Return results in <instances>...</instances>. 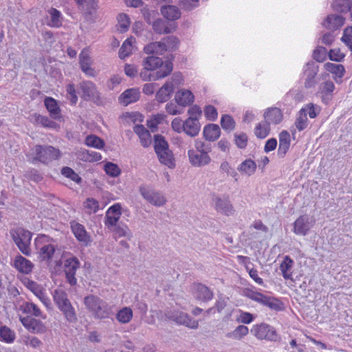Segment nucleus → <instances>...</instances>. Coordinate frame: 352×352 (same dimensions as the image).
Returning a JSON list of instances; mask_svg holds the SVG:
<instances>
[{
  "label": "nucleus",
  "instance_id": "338daca9",
  "mask_svg": "<svg viewBox=\"0 0 352 352\" xmlns=\"http://www.w3.org/2000/svg\"><path fill=\"white\" fill-rule=\"evenodd\" d=\"M204 114L207 120L210 121L216 120L218 116L217 109L210 104L204 107Z\"/></svg>",
  "mask_w": 352,
  "mask_h": 352
},
{
  "label": "nucleus",
  "instance_id": "4468645a",
  "mask_svg": "<svg viewBox=\"0 0 352 352\" xmlns=\"http://www.w3.org/2000/svg\"><path fill=\"white\" fill-rule=\"evenodd\" d=\"M20 321L24 327L32 333H43L46 331V327L40 320L32 318L31 316L20 317Z\"/></svg>",
  "mask_w": 352,
  "mask_h": 352
},
{
  "label": "nucleus",
  "instance_id": "72a5a7b5",
  "mask_svg": "<svg viewBox=\"0 0 352 352\" xmlns=\"http://www.w3.org/2000/svg\"><path fill=\"white\" fill-rule=\"evenodd\" d=\"M159 161L168 166L169 168H173L175 166V159L172 151L168 148L164 150L160 153H156Z\"/></svg>",
  "mask_w": 352,
  "mask_h": 352
},
{
  "label": "nucleus",
  "instance_id": "603ef678",
  "mask_svg": "<svg viewBox=\"0 0 352 352\" xmlns=\"http://www.w3.org/2000/svg\"><path fill=\"white\" fill-rule=\"evenodd\" d=\"M55 247L52 244H47L40 249L39 254L43 260H50L53 257Z\"/></svg>",
  "mask_w": 352,
  "mask_h": 352
},
{
  "label": "nucleus",
  "instance_id": "5701e85b",
  "mask_svg": "<svg viewBox=\"0 0 352 352\" xmlns=\"http://www.w3.org/2000/svg\"><path fill=\"white\" fill-rule=\"evenodd\" d=\"M175 100L179 105L186 107L194 102V95L189 90L181 89L176 92Z\"/></svg>",
  "mask_w": 352,
  "mask_h": 352
},
{
  "label": "nucleus",
  "instance_id": "f3484780",
  "mask_svg": "<svg viewBox=\"0 0 352 352\" xmlns=\"http://www.w3.org/2000/svg\"><path fill=\"white\" fill-rule=\"evenodd\" d=\"M79 64L81 70L89 76H95V71L91 67L92 64L91 58L89 52L85 49L82 50L79 54Z\"/></svg>",
  "mask_w": 352,
  "mask_h": 352
},
{
  "label": "nucleus",
  "instance_id": "39448f33",
  "mask_svg": "<svg viewBox=\"0 0 352 352\" xmlns=\"http://www.w3.org/2000/svg\"><path fill=\"white\" fill-rule=\"evenodd\" d=\"M78 89L82 91L80 97L84 100L92 101L96 104L101 102L100 93L93 82L83 80L79 83Z\"/></svg>",
  "mask_w": 352,
  "mask_h": 352
},
{
  "label": "nucleus",
  "instance_id": "a19ab883",
  "mask_svg": "<svg viewBox=\"0 0 352 352\" xmlns=\"http://www.w3.org/2000/svg\"><path fill=\"white\" fill-rule=\"evenodd\" d=\"M16 336L14 331L6 325L0 327V340L6 343H12Z\"/></svg>",
  "mask_w": 352,
  "mask_h": 352
},
{
  "label": "nucleus",
  "instance_id": "2f4dec72",
  "mask_svg": "<svg viewBox=\"0 0 352 352\" xmlns=\"http://www.w3.org/2000/svg\"><path fill=\"white\" fill-rule=\"evenodd\" d=\"M144 51L147 54H162L166 51V44L162 41L152 42L144 47Z\"/></svg>",
  "mask_w": 352,
  "mask_h": 352
},
{
  "label": "nucleus",
  "instance_id": "aec40b11",
  "mask_svg": "<svg viewBox=\"0 0 352 352\" xmlns=\"http://www.w3.org/2000/svg\"><path fill=\"white\" fill-rule=\"evenodd\" d=\"M13 266L19 272L28 274L32 271L34 265L30 261L28 260L21 255L18 254L14 260Z\"/></svg>",
  "mask_w": 352,
  "mask_h": 352
},
{
  "label": "nucleus",
  "instance_id": "4c0bfd02",
  "mask_svg": "<svg viewBox=\"0 0 352 352\" xmlns=\"http://www.w3.org/2000/svg\"><path fill=\"white\" fill-rule=\"evenodd\" d=\"M32 118H34V122L36 124H40L43 127L49 129H56L58 126V124L55 122L50 120L47 116L35 113L32 116Z\"/></svg>",
  "mask_w": 352,
  "mask_h": 352
},
{
  "label": "nucleus",
  "instance_id": "774afa93",
  "mask_svg": "<svg viewBox=\"0 0 352 352\" xmlns=\"http://www.w3.org/2000/svg\"><path fill=\"white\" fill-rule=\"evenodd\" d=\"M327 50L324 47H318L313 52V58L318 62H323L326 59Z\"/></svg>",
  "mask_w": 352,
  "mask_h": 352
},
{
  "label": "nucleus",
  "instance_id": "c756f323",
  "mask_svg": "<svg viewBox=\"0 0 352 352\" xmlns=\"http://www.w3.org/2000/svg\"><path fill=\"white\" fill-rule=\"evenodd\" d=\"M161 13L165 19L169 21H175L181 16L179 9L173 5L162 6L161 8Z\"/></svg>",
  "mask_w": 352,
  "mask_h": 352
},
{
  "label": "nucleus",
  "instance_id": "6e6552de",
  "mask_svg": "<svg viewBox=\"0 0 352 352\" xmlns=\"http://www.w3.org/2000/svg\"><path fill=\"white\" fill-rule=\"evenodd\" d=\"M319 71L318 65L313 60L309 61L304 66L302 78L304 80V87L311 89L318 83L317 74Z\"/></svg>",
  "mask_w": 352,
  "mask_h": 352
},
{
  "label": "nucleus",
  "instance_id": "864d4df0",
  "mask_svg": "<svg viewBox=\"0 0 352 352\" xmlns=\"http://www.w3.org/2000/svg\"><path fill=\"white\" fill-rule=\"evenodd\" d=\"M118 30L121 32H125L129 30L131 21L129 16L126 14H120L118 16Z\"/></svg>",
  "mask_w": 352,
  "mask_h": 352
},
{
  "label": "nucleus",
  "instance_id": "4be33fe9",
  "mask_svg": "<svg viewBox=\"0 0 352 352\" xmlns=\"http://www.w3.org/2000/svg\"><path fill=\"white\" fill-rule=\"evenodd\" d=\"M113 234V237L115 239L120 237H126L129 241H130L133 237V233L128 227L126 224L123 222H120L116 224V226H113V228L109 229Z\"/></svg>",
  "mask_w": 352,
  "mask_h": 352
},
{
  "label": "nucleus",
  "instance_id": "f704fd0d",
  "mask_svg": "<svg viewBox=\"0 0 352 352\" xmlns=\"http://www.w3.org/2000/svg\"><path fill=\"white\" fill-rule=\"evenodd\" d=\"M152 27L157 34H169L175 30V27H168L166 23L162 19H157L153 21Z\"/></svg>",
  "mask_w": 352,
  "mask_h": 352
},
{
  "label": "nucleus",
  "instance_id": "f8f14e48",
  "mask_svg": "<svg viewBox=\"0 0 352 352\" xmlns=\"http://www.w3.org/2000/svg\"><path fill=\"white\" fill-rule=\"evenodd\" d=\"M70 227L72 233L76 239L82 245L88 246L91 242V239L90 234L87 232L85 226L76 221L70 222Z\"/></svg>",
  "mask_w": 352,
  "mask_h": 352
},
{
  "label": "nucleus",
  "instance_id": "c9c22d12",
  "mask_svg": "<svg viewBox=\"0 0 352 352\" xmlns=\"http://www.w3.org/2000/svg\"><path fill=\"white\" fill-rule=\"evenodd\" d=\"M256 164L251 159H247L242 162L239 167L238 170L248 176L253 175L256 170Z\"/></svg>",
  "mask_w": 352,
  "mask_h": 352
},
{
  "label": "nucleus",
  "instance_id": "6ab92c4d",
  "mask_svg": "<svg viewBox=\"0 0 352 352\" xmlns=\"http://www.w3.org/2000/svg\"><path fill=\"white\" fill-rule=\"evenodd\" d=\"M201 129V124L198 118L189 117L184 121V132L190 136H197Z\"/></svg>",
  "mask_w": 352,
  "mask_h": 352
},
{
  "label": "nucleus",
  "instance_id": "9d476101",
  "mask_svg": "<svg viewBox=\"0 0 352 352\" xmlns=\"http://www.w3.org/2000/svg\"><path fill=\"white\" fill-rule=\"evenodd\" d=\"M315 220L308 214L300 216L294 223V232L297 235L305 236L314 226Z\"/></svg>",
  "mask_w": 352,
  "mask_h": 352
},
{
  "label": "nucleus",
  "instance_id": "a18cd8bd",
  "mask_svg": "<svg viewBox=\"0 0 352 352\" xmlns=\"http://www.w3.org/2000/svg\"><path fill=\"white\" fill-rule=\"evenodd\" d=\"M270 124L266 122L258 124L254 129L255 135L260 139L266 138L270 131Z\"/></svg>",
  "mask_w": 352,
  "mask_h": 352
},
{
  "label": "nucleus",
  "instance_id": "1a4fd4ad",
  "mask_svg": "<svg viewBox=\"0 0 352 352\" xmlns=\"http://www.w3.org/2000/svg\"><path fill=\"white\" fill-rule=\"evenodd\" d=\"M139 192L146 201L155 206H163L167 202L165 196L159 190L140 186Z\"/></svg>",
  "mask_w": 352,
  "mask_h": 352
},
{
  "label": "nucleus",
  "instance_id": "f257e3e1",
  "mask_svg": "<svg viewBox=\"0 0 352 352\" xmlns=\"http://www.w3.org/2000/svg\"><path fill=\"white\" fill-rule=\"evenodd\" d=\"M143 69L140 72V77L144 81L157 80L168 76L173 71V63L167 60L164 65L161 58L156 56H148L144 58Z\"/></svg>",
  "mask_w": 352,
  "mask_h": 352
},
{
  "label": "nucleus",
  "instance_id": "ddd939ff",
  "mask_svg": "<svg viewBox=\"0 0 352 352\" xmlns=\"http://www.w3.org/2000/svg\"><path fill=\"white\" fill-rule=\"evenodd\" d=\"M121 209L120 204L116 203L106 211L104 223L108 229H111L113 226L119 223L118 221L122 215Z\"/></svg>",
  "mask_w": 352,
  "mask_h": 352
},
{
  "label": "nucleus",
  "instance_id": "c03bdc74",
  "mask_svg": "<svg viewBox=\"0 0 352 352\" xmlns=\"http://www.w3.org/2000/svg\"><path fill=\"white\" fill-rule=\"evenodd\" d=\"M169 148L168 142L162 135H154V150L155 153H160L161 151Z\"/></svg>",
  "mask_w": 352,
  "mask_h": 352
},
{
  "label": "nucleus",
  "instance_id": "58836bf2",
  "mask_svg": "<svg viewBox=\"0 0 352 352\" xmlns=\"http://www.w3.org/2000/svg\"><path fill=\"white\" fill-rule=\"evenodd\" d=\"M21 309L23 313L30 314L36 317H41L43 319L46 317L42 314V311L33 302H27L24 303L21 307Z\"/></svg>",
  "mask_w": 352,
  "mask_h": 352
},
{
  "label": "nucleus",
  "instance_id": "f03ea898",
  "mask_svg": "<svg viewBox=\"0 0 352 352\" xmlns=\"http://www.w3.org/2000/svg\"><path fill=\"white\" fill-rule=\"evenodd\" d=\"M53 300L67 321L70 323L77 321L76 310L69 300L67 294L64 290L55 289L53 292Z\"/></svg>",
  "mask_w": 352,
  "mask_h": 352
},
{
  "label": "nucleus",
  "instance_id": "8fccbe9b",
  "mask_svg": "<svg viewBox=\"0 0 352 352\" xmlns=\"http://www.w3.org/2000/svg\"><path fill=\"white\" fill-rule=\"evenodd\" d=\"M12 238V239H16V238L19 237V239H21V241H25V242H30L32 239V233L26 230H24L23 228H19L16 230V231L11 232Z\"/></svg>",
  "mask_w": 352,
  "mask_h": 352
},
{
  "label": "nucleus",
  "instance_id": "de8ad7c7",
  "mask_svg": "<svg viewBox=\"0 0 352 352\" xmlns=\"http://www.w3.org/2000/svg\"><path fill=\"white\" fill-rule=\"evenodd\" d=\"M220 122L223 129L228 132H231L235 129V121L230 115H223Z\"/></svg>",
  "mask_w": 352,
  "mask_h": 352
},
{
  "label": "nucleus",
  "instance_id": "cd10ccee",
  "mask_svg": "<svg viewBox=\"0 0 352 352\" xmlns=\"http://www.w3.org/2000/svg\"><path fill=\"white\" fill-rule=\"evenodd\" d=\"M44 104L53 119L60 118V109L56 100L52 97H46L44 100Z\"/></svg>",
  "mask_w": 352,
  "mask_h": 352
},
{
  "label": "nucleus",
  "instance_id": "0e129e2a",
  "mask_svg": "<svg viewBox=\"0 0 352 352\" xmlns=\"http://www.w3.org/2000/svg\"><path fill=\"white\" fill-rule=\"evenodd\" d=\"M24 175L26 178L36 183L41 182L43 179L42 174L34 168H30L26 170Z\"/></svg>",
  "mask_w": 352,
  "mask_h": 352
},
{
  "label": "nucleus",
  "instance_id": "69168bd1",
  "mask_svg": "<svg viewBox=\"0 0 352 352\" xmlns=\"http://www.w3.org/2000/svg\"><path fill=\"white\" fill-rule=\"evenodd\" d=\"M199 3V0H179V1L181 8L187 11H190L198 7Z\"/></svg>",
  "mask_w": 352,
  "mask_h": 352
},
{
  "label": "nucleus",
  "instance_id": "ea45409f",
  "mask_svg": "<svg viewBox=\"0 0 352 352\" xmlns=\"http://www.w3.org/2000/svg\"><path fill=\"white\" fill-rule=\"evenodd\" d=\"M133 318V311L130 307H124L118 311L116 318L120 323L126 324Z\"/></svg>",
  "mask_w": 352,
  "mask_h": 352
},
{
  "label": "nucleus",
  "instance_id": "393cba45",
  "mask_svg": "<svg viewBox=\"0 0 352 352\" xmlns=\"http://www.w3.org/2000/svg\"><path fill=\"white\" fill-rule=\"evenodd\" d=\"M175 90V86L171 82H166L157 92L156 100L159 102H165L171 96Z\"/></svg>",
  "mask_w": 352,
  "mask_h": 352
},
{
  "label": "nucleus",
  "instance_id": "0eeeda50",
  "mask_svg": "<svg viewBox=\"0 0 352 352\" xmlns=\"http://www.w3.org/2000/svg\"><path fill=\"white\" fill-rule=\"evenodd\" d=\"M164 316L168 319L190 329H196L198 327V321L193 320L187 314L178 310H166L164 313Z\"/></svg>",
  "mask_w": 352,
  "mask_h": 352
},
{
  "label": "nucleus",
  "instance_id": "a878e982",
  "mask_svg": "<svg viewBox=\"0 0 352 352\" xmlns=\"http://www.w3.org/2000/svg\"><path fill=\"white\" fill-rule=\"evenodd\" d=\"M265 121L270 124H277L283 120V113L278 107L267 109L264 113Z\"/></svg>",
  "mask_w": 352,
  "mask_h": 352
},
{
  "label": "nucleus",
  "instance_id": "473e14b6",
  "mask_svg": "<svg viewBox=\"0 0 352 352\" xmlns=\"http://www.w3.org/2000/svg\"><path fill=\"white\" fill-rule=\"evenodd\" d=\"M140 93L135 89H129L124 91L120 96V100L124 105H128L138 100Z\"/></svg>",
  "mask_w": 352,
  "mask_h": 352
},
{
  "label": "nucleus",
  "instance_id": "2eb2a0df",
  "mask_svg": "<svg viewBox=\"0 0 352 352\" xmlns=\"http://www.w3.org/2000/svg\"><path fill=\"white\" fill-rule=\"evenodd\" d=\"M188 156L190 164L195 167L206 166L211 162V158L209 155L206 154V153L203 154L194 149H190L188 151Z\"/></svg>",
  "mask_w": 352,
  "mask_h": 352
},
{
  "label": "nucleus",
  "instance_id": "dca6fc26",
  "mask_svg": "<svg viewBox=\"0 0 352 352\" xmlns=\"http://www.w3.org/2000/svg\"><path fill=\"white\" fill-rule=\"evenodd\" d=\"M193 289L195 298L201 302L210 301L214 296L213 292L202 283H195Z\"/></svg>",
  "mask_w": 352,
  "mask_h": 352
},
{
  "label": "nucleus",
  "instance_id": "bf43d9fd",
  "mask_svg": "<svg viewBox=\"0 0 352 352\" xmlns=\"http://www.w3.org/2000/svg\"><path fill=\"white\" fill-rule=\"evenodd\" d=\"M26 286L31 292H32L39 298H41L42 296H43V288L37 283H36L33 280H28L27 282Z\"/></svg>",
  "mask_w": 352,
  "mask_h": 352
},
{
  "label": "nucleus",
  "instance_id": "c85d7f7f",
  "mask_svg": "<svg viewBox=\"0 0 352 352\" xmlns=\"http://www.w3.org/2000/svg\"><path fill=\"white\" fill-rule=\"evenodd\" d=\"M294 265V261L289 256H285L280 265V270L281 271L283 278L286 280H292V268Z\"/></svg>",
  "mask_w": 352,
  "mask_h": 352
},
{
  "label": "nucleus",
  "instance_id": "7ed1b4c3",
  "mask_svg": "<svg viewBox=\"0 0 352 352\" xmlns=\"http://www.w3.org/2000/svg\"><path fill=\"white\" fill-rule=\"evenodd\" d=\"M34 157V160L47 164L54 160H58L61 156V152L50 145L37 144L32 148Z\"/></svg>",
  "mask_w": 352,
  "mask_h": 352
},
{
  "label": "nucleus",
  "instance_id": "3c124183",
  "mask_svg": "<svg viewBox=\"0 0 352 352\" xmlns=\"http://www.w3.org/2000/svg\"><path fill=\"white\" fill-rule=\"evenodd\" d=\"M308 119L305 109L299 111V116L295 122L296 127L298 131H302L307 126Z\"/></svg>",
  "mask_w": 352,
  "mask_h": 352
},
{
  "label": "nucleus",
  "instance_id": "e2e57ef3",
  "mask_svg": "<svg viewBox=\"0 0 352 352\" xmlns=\"http://www.w3.org/2000/svg\"><path fill=\"white\" fill-rule=\"evenodd\" d=\"M66 92L67 94V98L70 100L71 104L73 105L76 104L78 101V96L76 95L74 84H68L66 86Z\"/></svg>",
  "mask_w": 352,
  "mask_h": 352
},
{
  "label": "nucleus",
  "instance_id": "680f3d73",
  "mask_svg": "<svg viewBox=\"0 0 352 352\" xmlns=\"http://www.w3.org/2000/svg\"><path fill=\"white\" fill-rule=\"evenodd\" d=\"M13 241L23 254L26 256H30L31 254V250L30 248V242L21 241L19 237L16 238V239H13Z\"/></svg>",
  "mask_w": 352,
  "mask_h": 352
},
{
  "label": "nucleus",
  "instance_id": "423d86ee",
  "mask_svg": "<svg viewBox=\"0 0 352 352\" xmlns=\"http://www.w3.org/2000/svg\"><path fill=\"white\" fill-rule=\"evenodd\" d=\"M212 201L217 212L226 216H231L234 214L235 210L228 195L219 196L214 193L212 197Z\"/></svg>",
  "mask_w": 352,
  "mask_h": 352
},
{
  "label": "nucleus",
  "instance_id": "09e8293b",
  "mask_svg": "<svg viewBox=\"0 0 352 352\" xmlns=\"http://www.w3.org/2000/svg\"><path fill=\"white\" fill-rule=\"evenodd\" d=\"M85 144L88 146L98 149L102 148L104 146V142L103 140L95 135H88L85 139Z\"/></svg>",
  "mask_w": 352,
  "mask_h": 352
},
{
  "label": "nucleus",
  "instance_id": "412c9836",
  "mask_svg": "<svg viewBox=\"0 0 352 352\" xmlns=\"http://www.w3.org/2000/svg\"><path fill=\"white\" fill-rule=\"evenodd\" d=\"M93 314L96 318L98 319L110 318L113 315V307L102 300L101 303L98 305Z\"/></svg>",
  "mask_w": 352,
  "mask_h": 352
},
{
  "label": "nucleus",
  "instance_id": "79ce46f5",
  "mask_svg": "<svg viewBox=\"0 0 352 352\" xmlns=\"http://www.w3.org/2000/svg\"><path fill=\"white\" fill-rule=\"evenodd\" d=\"M245 296L252 300H254L263 305L266 306L267 300H269V296H265L262 293L254 292L252 289H248L245 292Z\"/></svg>",
  "mask_w": 352,
  "mask_h": 352
},
{
  "label": "nucleus",
  "instance_id": "49530a36",
  "mask_svg": "<svg viewBox=\"0 0 352 352\" xmlns=\"http://www.w3.org/2000/svg\"><path fill=\"white\" fill-rule=\"evenodd\" d=\"M324 67L328 72L336 74L339 78L343 77L345 73V69L342 65L327 63Z\"/></svg>",
  "mask_w": 352,
  "mask_h": 352
},
{
  "label": "nucleus",
  "instance_id": "37998d69",
  "mask_svg": "<svg viewBox=\"0 0 352 352\" xmlns=\"http://www.w3.org/2000/svg\"><path fill=\"white\" fill-rule=\"evenodd\" d=\"M102 300L98 296L91 294L85 297L84 304L86 308L93 314L98 305L101 303Z\"/></svg>",
  "mask_w": 352,
  "mask_h": 352
},
{
  "label": "nucleus",
  "instance_id": "6e6d98bb",
  "mask_svg": "<svg viewBox=\"0 0 352 352\" xmlns=\"http://www.w3.org/2000/svg\"><path fill=\"white\" fill-rule=\"evenodd\" d=\"M234 143L240 149H244L248 144V137L246 133L241 132L240 133H234Z\"/></svg>",
  "mask_w": 352,
  "mask_h": 352
},
{
  "label": "nucleus",
  "instance_id": "20e7f679",
  "mask_svg": "<svg viewBox=\"0 0 352 352\" xmlns=\"http://www.w3.org/2000/svg\"><path fill=\"white\" fill-rule=\"evenodd\" d=\"M251 333L259 340H266L268 341H276L279 336L275 329L266 323H261L254 325L251 329Z\"/></svg>",
  "mask_w": 352,
  "mask_h": 352
},
{
  "label": "nucleus",
  "instance_id": "4d7b16f0",
  "mask_svg": "<svg viewBox=\"0 0 352 352\" xmlns=\"http://www.w3.org/2000/svg\"><path fill=\"white\" fill-rule=\"evenodd\" d=\"M132 53L131 40L128 38L124 41L121 47L119 50V56L121 58H124L129 56Z\"/></svg>",
  "mask_w": 352,
  "mask_h": 352
},
{
  "label": "nucleus",
  "instance_id": "e433bc0d",
  "mask_svg": "<svg viewBox=\"0 0 352 352\" xmlns=\"http://www.w3.org/2000/svg\"><path fill=\"white\" fill-rule=\"evenodd\" d=\"M331 6L334 11L340 13H346L351 10L352 0H334Z\"/></svg>",
  "mask_w": 352,
  "mask_h": 352
},
{
  "label": "nucleus",
  "instance_id": "052dcab7",
  "mask_svg": "<svg viewBox=\"0 0 352 352\" xmlns=\"http://www.w3.org/2000/svg\"><path fill=\"white\" fill-rule=\"evenodd\" d=\"M335 85L331 80H327L322 82L320 86V94L325 95H333Z\"/></svg>",
  "mask_w": 352,
  "mask_h": 352
},
{
  "label": "nucleus",
  "instance_id": "13d9d810",
  "mask_svg": "<svg viewBox=\"0 0 352 352\" xmlns=\"http://www.w3.org/2000/svg\"><path fill=\"white\" fill-rule=\"evenodd\" d=\"M104 169L108 175L113 177H118L121 173V170L118 166L112 162H107L104 165Z\"/></svg>",
  "mask_w": 352,
  "mask_h": 352
},
{
  "label": "nucleus",
  "instance_id": "5fc2aeb1",
  "mask_svg": "<svg viewBox=\"0 0 352 352\" xmlns=\"http://www.w3.org/2000/svg\"><path fill=\"white\" fill-rule=\"evenodd\" d=\"M61 174L77 184H80L82 182V178L72 168L68 166H65L61 169Z\"/></svg>",
  "mask_w": 352,
  "mask_h": 352
},
{
  "label": "nucleus",
  "instance_id": "a211bd4d",
  "mask_svg": "<svg viewBox=\"0 0 352 352\" xmlns=\"http://www.w3.org/2000/svg\"><path fill=\"white\" fill-rule=\"evenodd\" d=\"M278 138L279 145L277 151V155L279 158H284L290 147V134L287 131H282L279 133Z\"/></svg>",
  "mask_w": 352,
  "mask_h": 352
},
{
  "label": "nucleus",
  "instance_id": "9b49d317",
  "mask_svg": "<svg viewBox=\"0 0 352 352\" xmlns=\"http://www.w3.org/2000/svg\"><path fill=\"white\" fill-rule=\"evenodd\" d=\"M80 267V261L75 257L72 256L67 258L64 263V271L65 273L67 281L70 285L74 286L77 283L76 278V270Z\"/></svg>",
  "mask_w": 352,
  "mask_h": 352
},
{
  "label": "nucleus",
  "instance_id": "bb28decb",
  "mask_svg": "<svg viewBox=\"0 0 352 352\" xmlns=\"http://www.w3.org/2000/svg\"><path fill=\"white\" fill-rule=\"evenodd\" d=\"M203 134L206 140L214 142L220 137L221 130L217 124H208L204 126Z\"/></svg>",
  "mask_w": 352,
  "mask_h": 352
},
{
  "label": "nucleus",
  "instance_id": "7c9ffc66",
  "mask_svg": "<svg viewBox=\"0 0 352 352\" xmlns=\"http://www.w3.org/2000/svg\"><path fill=\"white\" fill-rule=\"evenodd\" d=\"M50 15V20L47 22V25L52 28H60L63 25V17L61 12L54 8H51L47 10Z\"/></svg>",
  "mask_w": 352,
  "mask_h": 352
},
{
  "label": "nucleus",
  "instance_id": "b1692460",
  "mask_svg": "<svg viewBox=\"0 0 352 352\" xmlns=\"http://www.w3.org/2000/svg\"><path fill=\"white\" fill-rule=\"evenodd\" d=\"M345 19L340 15L329 14L322 23L327 29L334 31L342 27L344 23Z\"/></svg>",
  "mask_w": 352,
  "mask_h": 352
}]
</instances>
